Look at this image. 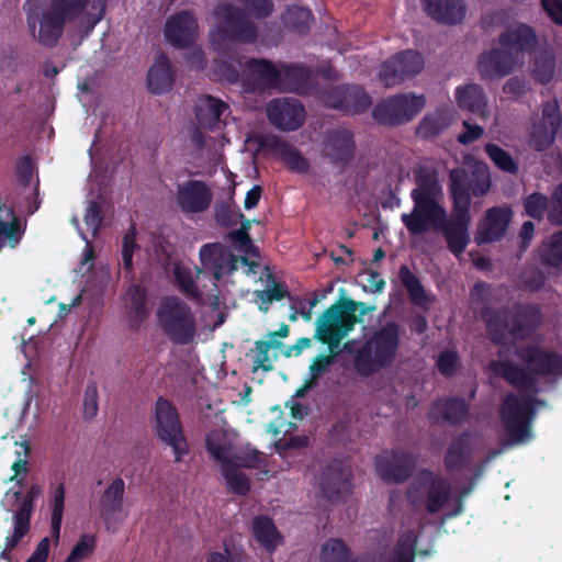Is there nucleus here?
<instances>
[{"label": "nucleus", "instance_id": "33", "mask_svg": "<svg viewBox=\"0 0 562 562\" xmlns=\"http://www.w3.org/2000/svg\"><path fill=\"white\" fill-rule=\"evenodd\" d=\"M244 67L262 88L279 90L282 72L281 68L278 69L272 61L263 58H249L244 63Z\"/></svg>", "mask_w": 562, "mask_h": 562}, {"label": "nucleus", "instance_id": "34", "mask_svg": "<svg viewBox=\"0 0 562 562\" xmlns=\"http://www.w3.org/2000/svg\"><path fill=\"white\" fill-rule=\"evenodd\" d=\"M227 109L228 105L224 101L212 95L200 98L195 105L198 124L204 130H213Z\"/></svg>", "mask_w": 562, "mask_h": 562}, {"label": "nucleus", "instance_id": "7", "mask_svg": "<svg viewBox=\"0 0 562 562\" xmlns=\"http://www.w3.org/2000/svg\"><path fill=\"white\" fill-rule=\"evenodd\" d=\"M201 268L198 270V279L203 274L212 277L211 288L207 290V299L214 304L218 301V282L238 270L239 263L248 267L249 272H255L258 263L244 256H236L232 250L221 243L203 245L199 250Z\"/></svg>", "mask_w": 562, "mask_h": 562}, {"label": "nucleus", "instance_id": "53", "mask_svg": "<svg viewBox=\"0 0 562 562\" xmlns=\"http://www.w3.org/2000/svg\"><path fill=\"white\" fill-rule=\"evenodd\" d=\"M97 544V538L94 535H82L69 555L66 558L65 562H81L88 557H90Z\"/></svg>", "mask_w": 562, "mask_h": 562}, {"label": "nucleus", "instance_id": "17", "mask_svg": "<svg viewBox=\"0 0 562 562\" xmlns=\"http://www.w3.org/2000/svg\"><path fill=\"white\" fill-rule=\"evenodd\" d=\"M424 65L420 53L407 49L385 60L379 77L385 87H394L422 72Z\"/></svg>", "mask_w": 562, "mask_h": 562}, {"label": "nucleus", "instance_id": "47", "mask_svg": "<svg viewBox=\"0 0 562 562\" xmlns=\"http://www.w3.org/2000/svg\"><path fill=\"white\" fill-rule=\"evenodd\" d=\"M175 278L180 291L189 299L198 302H204L207 299V291L201 290L194 281L189 269L177 267L175 269Z\"/></svg>", "mask_w": 562, "mask_h": 562}, {"label": "nucleus", "instance_id": "37", "mask_svg": "<svg viewBox=\"0 0 562 562\" xmlns=\"http://www.w3.org/2000/svg\"><path fill=\"white\" fill-rule=\"evenodd\" d=\"M398 279L407 291L409 301L419 307H427L431 302L418 277L405 265L398 269Z\"/></svg>", "mask_w": 562, "mask_h": 562}, {"label": "nucleus", "instance_id": "28", "mask_svg": "<svg viewBox=\"0 0 562 562\" xmlns=\"http://www.w3.org/2000/svg\"><path fill=\"white\" fill-rule=\"evenodd\" d=\"M427 14L443 24H458L465 18L462 0H422Z\"/></svg>", "mask_w": 562, "mask_h": 562}, {"label": "nucleus", "instance_id": "41", "mask_svg": "<svg viewBox=\"0 0 562 562\" xmlns=\"http://www.w3.org/2000/svg\"><path fill=\"white\" fill-rule=\"evenodd\" d=\"M321 562H370L364 557H351L349 547L339 538H330L322 546Z\"/></svg>", "mask_w": 562, "mask_h": 562}, {"label": "nucleus", "instance_id": "30", "mask_svg": "<svg viewBox=\"0 0 562 562\" xmlns=\"http://www.w3.org/2000/svg\"><path fill=\"white\" fill-rule=\"evenodd\" d=\"M510 218L512 211L509 209L499 206L488 209L485 215V227L476 236V241L482 244L501 239L508 227Z\"/></svg>", "mask_w": 562, "mask_h": 562}, {"label": "nucleus", "instance_id": "60", "mask_svg": "<svg viewBox=\"0 0 562 562\" xmlns=\"http://www.w3.org/2000/svg\"><path fill=\"white\" fill-rule=\"evenodd\" d=\"M98 397L95 383L92 382L88 384L83 394V417L86 419H91L97 416L99 409Z\"/></svg>", "mask_w": 562, "mask_h": 562}, {"label": "nucleus", "instance_id": "58", "mask_svg": "<svg viewBox=\"0 0 562 562\" xmlns=\"http://www.w3.org/2000/svg\"><path fill=\"white\" fill-rule=\"evenodd\" d=\"M335 353L318 355L310 366V379L318 383V380L329 371V368L335 361Z\"/></svg>", "mask_w": 562, "mask_h": 562}, {"label": "nucleus", "instance_id": "49", "mask_svg": "<svg viewBox=\"0 0 562 562\" xmlns=\"http://www.w3.org/2000/svg\"><path fill=\"white\" fill-rule=\"evenodd\" d=\"M281 342L278 340H257L255 342V349L251 350L254 352V364L252 371L256 372L259 369L263 371H271L273 369V364L269 357V350L271 348H279Z\"/></svg>", "mask_w": 562, "mask_h": 562}, {"label": "nucleus", "instance_id": "45", "mask_svg": "<svg viewBox=\"0 0 562 562\" xmlns=\"http://www.w3.org/2000/svg\"><path fill=\"white\" fill-rule=\"evenodd\" d=\"M484 150L499 170L509 175H517L519 166L509 151L493 143H487Z\"/></svg>", "mask_w": 562, "mask_h": 562}, {"label": "nucleus", "instance_id": "51", "mask_svg": "<svg viewBox=\"0 0 562 562\" xmlns=\"http://www.w3.org/2000/svg\"><path fill=\"white\" fill-rule=\"evenodd\" d=\"M549 207V199L541 192H532L524 199V209L526 214L533 218L541 221Z\"/></svg>", "mask_w": 562, "mask_h": 562}, {"label": "nucleus", "instance_id": "16", "mask_svg": "<svg viewBox=\"0 0 562 562\" xmlns=\"http://www.w3.org/2000/svg\"><path fill=\"white\" fill-rule=\"evenodd\" d=\"M374 467L385 483H404L415 471L416 457L403 448L383 450L375 457Z\"/></svg>", "mask_w": 562, "mask_h": 562}, {"label": "nucleus", "instance_id": "1", "mask_svg": "<svg viewBox=\"0 0 562 562\" xmlns=\"http://www.w3.org/2000/svg\"><path fill=\"white\" fill-rule=\"evenodd\" d=\"M416 187L411 191L414 203L411 213H403L401 221L408 233L419 236L432 228L445 237L448 249L459 257L470 244L471 195H485L492 186L488 166L474 161L468 170L457 167L449 172V192L452 199L451 217L439 203L440 186L437 172L419 166L414 170Z\"/></svg>", "mask_w": 562, "mask_h": 562}, {"label": "nucleus", "instance_id": "13", "mask_svg": "<svg viewBox=\"0 0 562 562\" xmlns=\"http://www.w3.org/2000/svg\"><path fill=\"white\" fill-rule=\"evenodd\" d=\"M239 8L225 5L218 14L225 20L227 31L232 33H252L255 21L268 18L274 10L272 0H237Z\"/></svg>", "mask_w": 562, "mask_h": 562}, {"label": "nucleus", "instance_id": "5", "mask_svg": "<svg viewBox=\"0 0 562 562\" xmlns=\"http://www.w3.org/2000/svg\"><path fill=\"white\" fill-rule=\"evenodd\" d=\"M400 347V325L387 322L375 330L355 355V369L361 376H370L387 368Z\"/></svg>", "mask_w": 562, "mask_h": 562}, {"label": "nucleus", "instance_id": "63", "mask_svg": "<svg viewBox=\"0 0 562 562\" xmlns=\"http://www.w3.org/2000/svg\"><path fill=\"white\" fill-rule=\"evenodd\" d=\"M33 177V162L30 156L21 157L16 162V178L23 187L31 183Z\"/></svg>", "mask_w": 562, "mask_h": 562}, {"label": "nucleus", "instance_id": "62", "mask_svg": "<svg viewBox=\"0 0 562 562\" xmlns=\"http://www.w3.org/2000/svg\"><path fill=\"white\" fill-rule=\"evenodd\" d=\"M464 132L460 133L457 137L458 143L461 145H469L480 139L484 134V128L479 124H471L468 121H463Z\"/></svg>", "mask_w": 562, "mask_h": 562}, {"label": "nucleus", "instance_id": "39", "mask_svg": "<svg viewBox=\"0 0 562 562\" xmlns=\"http://www.w3.org/2000/svg\"><path fill=\"white\" fill-rule=\"evenodd\" d=\"M456 100L459 108L472 113H481L486 106L484 91L482 87L476 83L458 87L456 90Z\"/></svg>", "mask_w": 562, "mask_h": 562}, {"label": "nucleus", "instance_id": "11", "mask_svg": "<svg viewBox=\"0 0 562 562\" xmlns=\"http://www.w3.org/2000/svg\"><path fill=\"white\" fill-rule=\"evenodd\" d=\"M425 103L423 94L400 93L378 102L371 114L380 125L400 126L412 121L424 109Z\"/></svg>", "mask_w": 562, "mask_h": 562}, {"label": "nucleus", "instance_id": "32", "mask_svg": "<svg viewBox=\"0 0 562 562\" xmlns=\"http://www.w3.org/2000/svg\"><path fill=\"white\" fill-rule=\"evenodd\" d=\"M251 532L255 540L269 553L283 543V536L278 530L272 518L258 515L251 521Z\"/></svg>", "mask_w": 562, "mask_h": 562}, {"label": "nucleus", "instance_id": "27", "mask_svg": "<svg viewBox=\"0 0 562 562\" xmlns=\"http://www.w3.org/2000/svg\"><path fill=\"white\" fill-rule=\"evenodd\" d=\"M176 80V71L165 53H159L147 72V87L153 94L169 92Z\"/></svg>", "mask_w": 562, "mask_h": 562}, {"label": "nucleus", "instance_id": "55", "mask_svg": "<svg viewBox=\"0 0 562 562\" xmlns=\"http://www.w3.org/2000/svg\"><path fill=\"white\" fill-rule=\"evenodd\" d=\"M216 223L222 227H232L244 218V214L234 211L227 203H218L214 207Z\"/></svg>", "mask_w": 562, "mask_h": 562}, {"label": "nucleus", "instance_id": "40", "mask_svg": "<svg viewBox=\"0 0 562 562\" xmlns=\"http://www.w3.org/2000/svg\"><path fill=\"white\" fill-rule=\"evenodd\" d=\"M126 301L131 323L134 327H138L148 315L146 290L138 284L131 285L126 293Z\"/></svg>", "mask_w": 562, "mask_h": 562}, {"label": "nucleus", "instance_id": "12", "mask_svg": "<svg viewBox=\"0 0 562 562\" xmlns=\"http://www.w3.org/2000/svg\"><path fill=\"white\" fill-rule=\"evenodd\" d=\"M258 37H212V46L218 56L213 60L212 75L220 82L235 83L239 80L243 56L241 44H252Z\"/></svg>", "mask_w": 562, "mask_h": 562}, {"label": "nucleus", "instance_id": "10", "mask_svg": "<svg viewBox=\"0 0 562 562\" xmlns=\"http://www.w3.org/2000/svg\"><path fill=\"white\" fill-rule=\"evenodd\" d=\"M154 430L157 438L171 448L175 462H181L189 454L190 446L178 409L172 402L162 396H159L155 404Z\"/></svg>", "mask_w": 562, "mask_h": 562}, {"label": "nucleus", "instance_id": "26", "mask_svg": "<svg viewBox=\"0 0 562 562\" xmlns=\"http://www.w3.org/2000/svg\"><path fill=\"white\" fill-rule=\"evenodd\" d=\"M422 486H427L426 509L429 514H436L443 508L451 497L450 483L436 476L430 470H422L417 477Z\"/></svg>", "mask_w": 562, "mask_h": 562}, {"label": "nucleus", "instance_id": "61", "mask_svg": "<svg viewBox=\"0 0 562 562\" xmlns=\"http://www.w3.org/2000/svg\"><path fill=\"white\" fill-rule=\"evenodd\" d=\"M521 282L529 292H537L544 285L546 276L540 269L530 268L522 272Z\"/></svg>", "mask_w": 562, "mask_h": 562}, {"label": "nucleus", "instance_id": "38", "mask_svg": "<svg viewBox=\"0 0 562 562\" xmlns=\"http://www.w3.org/2000/svg\"><path fill=\"white\" fill-rule=\"evenodd\" d=\"M195 37H166L168 44L176 49L184 50L182 57L188 65L195 70L206 67V58L203 49L195 44Z\"/></svg>", "mask_w": 562, "mask_h": 562}, {"label": "nucleus", "instance_id": "8", "mask_svg": "<svg viewBox=\"0 0 562 562\" xmlns=\"http://www.w3.org/2000/svg\"><path fill=\"white\" fill-rule=\"evenodd\" d=\"M357 310L358 302L351 299H345L327 307L317 318L315 339L327 345L333 351L359 322Z\"/></svg>", "mask_w": 562, "mask_h": 562}, {"label": "nucleus", "instance_id": "25", "mask_svg": "<svg viewBox=\"0 0 562 562\" xmlns=\"http://www.w3.org/2000/svg\"><path fill=\"white\" fill-rule=\"evenodd\" d=\"M261 145L278 156L292 172L306 173L310 170L308 160L294 145L282 137L271 135L266 137Z\"/></svg>", "mask_w": 562, "mask_h": 562}, {"label": "nucleus", "instance_id": "2", "mask_svg": "<svg viewBox=\"0 0 562 562\" xmlns=\"http://www.w3.org/2000/svg\"><path fill=\"white\" fill-rule=\"evenodd\" d=\"M515 355L524 366L504 360L495 363L494 371L513 387L531 393L518 396L509 392L499 408L506 432L513 441L519 442L530 434L537 406L546 405L544 400L535 396L540 392L538 380L562 378V355L537 345L520 346Z\"/></svg>", "mask_w": 562, "mask_h": 562}, {"label": "nucleus", "instance_id": "9", "mask_svg": "<svg viewBox=\"0 0 562 562\" xmlns=\"http://www.w3.org/2000/svg\"><path fill=\"white\" fill-rule=\"evenodd\" d=\"M157 318L164 334L176 345H189L196 335V321L191 307L177 296L164 297Z\"/></svg>", "mask_w": 562, "mask_h": 562}, {"label": "nucleus", "instance_id": "19", "mask_svg": "<svg viewBox=\"0 0 562 562\" xmlns=\"http://www.w3.org/2000/svg\"><path fill=\"white\" fill-rule=\"evenodd\" d=\"M266 112L271 125L284 132L299 130L306 117L303 104L294 98L273 99L267 104Z\"/></svg>", "mask_w": 562, "mask_h": 562}, {"label": "nucleus", "instance_id": "22", "mask_svg": "<svg viewBox=\"0 0 562 562\" xmlns=\"http://www.w3.org/2000/svg\"><path fill=\"white\" fill-rule=\"evenodd\" d=\"M432 423H446L450 426L464 424L470 416L469 402L460 396H443L432 403L429 413Z\"/></svg>", "mask_w": 562, "mask_h": 562}, {"label": "nucleus", "instance_id": "3", "mask_svg": "<svg viewBox=\"0 0 562 562\" xmlns=\"http://www.w3.org/2000/svg\"><path fill=\"white\" fill-rule=\"evenodd\" d=\"M105 0H52L44 8L30 9V31L40 35L60 34L66 26L89 33L104 14Z\"/></svg>", "mask_w": 562, "mask_h": 562}, {"label": "nucleus", "instance_id": "57", "mask_svg": "<svg viewBox=\"0 0 562 562\" xmlns=\"http://www.w3.org/2000/svg\"><path fill=\"white\" fill-rule=\"evenodd\" d=\"M12 220L11 222H4L0 220V237H5L9 239L12 247H15L22 238L23 231L21 229V224L19 218L14 215L11 210Z\"/></svg>", "mask_w": 562, "mask_h": 562}, {"label": "nucleus", "instance_id": "43", "mask_svg": "<svg viewBox=\"0 0 562 562\" xmlns=\"http://www.w3.org/2000/svg\"><path fill=\"white\" fill-rule=\"evenodd\" d=\"M282 22L288 32L304 33L310 30L312 14L305 8L291 7L283 13Z\"/></svg>", "mask_w": 562, "mask_h": 562}, {"label": "nucleus", "instance_id": "14", "mask_svg": "<svg viewBox=\"0 0 562 562\" xmlns=\"http://www.w3.org/2000/svg\"><path fill=\"white\" fill-rule=\"evenodd\" d=\"M318 100L326 108L345 114H361L372 101L366 90L359 85H339L318 89Z\"/></svg>", "mask_w": 562, "mask_h": 562}, {"label": "nucleus", "instance_id": "23", "mask_svg": "<svg viewBox=\"0 0 562 562\" xmlns=\"http://www.w3.org/2000/svg\"><path fill=\"white\" fill-rule=\"evenodd\" d=\"M280 91L300 95H313L317 92L314 71L303 65L281 66Z\"/></svg>", "mask_w": 562, "mask_h": 562}, {"label": "nucleus", "instance_id": "46", "mask_svg": "<svg viewBox=\"0 0 562 562\" xmlns=\"http://www.w3.org/2000/svg\"><path fill=\"white\" fill-rule=\"evenodd\" d=\"M222 475L225 479L227 488L235 495L246 496L250 491V480L237 469V464L234 462L229 467L223 469Z\"/></svg>", "mask_w": 562, "mask_h": 562}, {"label": "nucleus", "instance_id": "24", "mask_svg": "<svg viewBox=\"0 0 562 562\" xmlns=\"http://www.w3.org/2000/svg\"><path fill=\"white\" fill-rule=\"evenodd\" d=\"M473 436L470 430H463L454 436L443 456L445 469L449 473L464 469L472 460Z\"/></svg>", "mask_w": 562, "mask_h": 562}, {"label": "nucleus", "instance_id": "50", "mask_svg": "<svg viewBox=\"0 0 562 562\" xmlns=\"http://www.w3.org/2000/svg\"><path fill=\"white\" fill-rule=\"evenodd\" d=\"M233 462L237 464V469H258L265 461L259 450L246 446L244 448L234 449Z\"/></svg>", "mask_w": 562, "mask_h": 562}, {"label": "nucleus", "instance_id": "52", "mask_svg": "<svg viewBox=\"0 0 562 562\" xmlns=\"http://www.w3.org/2000/svg\"><path fill=\"white\" fill-rule=\"evenodd\" d=\"M537 122L552 128L555 133L559 132L562 124V115L560 105L555 99L542 103L541 116Z\"/></svg>", "mask_w": 562, "mask_h": 562}, {"label": "nucleus", "instance_id": "4", "mask_svg": "<svg viewBox=\"0 0 562 562\" xmlns=\"http://www.w3.org/2000/svg\"><path fill=\"white\" fill-rule=\"evenodd\" d=\"M492 339L497 344L510 337L522 340L542 322L541 308L536 303L515 302L510 307L487 308L484 314Z\"/></svg>", "mask_w": 562, "mask_h": 562}, {"label": "nucleus", "instance_id": "29", "mask_svg": "<svg viewBox=\"0 0 562 562\" xmlns=\"http://www.w3.org/2000/svg\"><path fill=\"white\" fill-rule=\"evenodd\" d=\"M453 120V113L449 108H438L422 119L416 127V135L423 139H432L448 130Z\"/></svg>", "mask_w": 562, "mask_h": 562}, {"label": "nucleus", "instance_id": "59", "mask_svg": "<svg viewBox=\"0 0 562 562\" xmlns=\"http://www.w3.org/2000/svg\"><path fill=\"white\" fill-rule=\"evenodd\" d=\"M137 247L138 246L136 244V232H135V228L132 227V229L130 232H127L123 237V248H122L123 268L127 272L133 271V255Z\"/></svg>", "mask_w": 562, "mask_h": 562}, {"label": "nucleus", "instance_id": "44", "mask_svg": "<svg viewBox=\"0 0 562 562\" xmlns=\"http://www.w3.org/2000/svg\"><path fill=\"white\" fill-rule=\"evenodd\" d=\"M555 71V58L552 53L541 50L535 53L532 76L536 81L546 85L551 81Z\"/></svg>", "mask_w": 562, "mask_h": 562}, {"label": "nucleus", "instance_id": "15", "mask_svg": "<svg viewBox=\"0 0 562 562\" xmlns=\"http://www.w3.org/2000/svg\"><path fill=\"white\" fill-rule=\"evenodd\" d=\"M357 144L355 134L345 127L325 131L321 142V155L331 166L346 170L356 158Z\"/></svg>", "mask_w": 562, "mask_h": 562}, {"label": "nucleus", "instance_id": "18", "mask_svg": "<svg viewBox=\"0 0 562 562\" xmlns=\"http://www.w3.org/2000/svg\"><path fill=\"white\" fill-rule=\"evenodd\" d=\"M41 494V487L32 484L13 514V532L5 538V548L0 553V562H10V551L29 533L31 529V515L34 509V501Z\"/></svg>", "mask_w": 562, "mask_h": 562}, {"label": "nucleus", "instance_id": "64", "mask_svg": "<svg viewBox=\"0 0 562 562\" xmlns=\"http://www.w3.org/2000/svg\"><path fill=\"white\" fill-rule=\"evenodd\" d=\"M250 222L246 220L241 223L240 228L229 233L231 239L238 243L246 252H249V249L254 247L252 240L248 234Z\"/></svg>", "mask_w": 562, "mask_h": 562}, {"label": "nucleus", "instance_id": "35", "mask_svg": "<svg viewBox=\"0 0 562 562\" xmlns=\"http://www.w3.org/2000/svg\"><path fill=\"white\" fill-rule=\"evenodd\" d=\"M484 27L498 35H532V30L522 23H518L506 11L493 12L484 20Z\"/></svg>", "mask_w": 562, "mask_h": 562}, {"label": "nucleus", "instance_id": "36", "mask_svg": "<svg viewBox=\"0 0 562 562\" xmlns=\"http://www.w3.org/2000/svg\"><path fill=\"white\" fill-rule=\"evenodd\" d=\"M205 449L211 458L221 465V471L234 463L235 447L222 432H209L205 438Z\"/></svg>", "mask_w": 562, "mask_h": 562}, {"label": "nucleus", "instance_id": "48", "mask_svg": "<svg viewBox=\"0 0 562 562\" xmlns=\"http://www.w3.org/2000/svg\"><path fill=\"white\" fill-rule=\"evenodd\" d=\"M557 134L552 128L536 121L530 132L529 145L536 151H546L553 145Z\"/></svg>", "mask_w": 562, "mask_h": 562}, {"label": "nucleus", "instance_id": "42", "mask_svg": "<svg viewBox=\"0 0 562 562\" xmlns=\"http://www.w3.org/2000/svg\"><path fill=\"white\" fill-rule=\"evenodd\" d=\"M198 31V21L190 11L171 14L165 23V35H194Z\"/></svg>", "mask_w": 562, "mask_h": 562}, {"label": "nucleus", "instance_id": "20", "mask_svg": "<svg viewBox=\"0 0 562 562\" xmlns=\"http://www.w3.org/2000/svg\"><path fill=\"white\" fill-rule=\"evenodd\" d=\"M213 193L206 182L190 179L177 186L176 203L184 214L205 212L212 203Z\"/></svg>", "mask_w": 562, "mask_h": 562}, {"label": "nucleus", "instance_id": "6", "mask_svg": "<svg viewBox=\"0 0 562 562\" xmlns=\"http://www.w3.org/2000/svg\"><path fill=\"white\" fill-rule=\"evenodd\" d=\"M499 47L482 53L477 68L483 79L509 75L518 64H524L525 53H533L539 37H498Z\"/></svg>", "mask_w": 562, "mask_h": 562}, {"label": "nucleus", "instance_id": "21", "mask_svg": "<svg viewBox=\"0 0 562 562\" xmlns=\"http://www.w3.org/2000/svg\"><path fill=\"white\" fill-rule=\"evenodd\" d=\"M351 472L339 460L327 463L319 477V488L324 497L330 502H337L351 493Z\"/></svg>", "mask_w": 562, "mask_h": 562}, {"label": "nucleus", "instance_id": "56", "mask_svg": "<svg viewBox=\"0 0 562 562\" xmlns=\"http://www.w3.org/2000/svg\"><path fill=\"white\" fill-rule=\"evenodd\" d=\"M459 363V356L453 350H443L438 356V359L436 361V367L440 374H442L446 378L453 376L457 372Z\"/></svg>", "mask_w": 562, "mask_h": 562}, {"label": "nucleus", "instance_id": "54", "mask_svg": "<svg viewBox=\"0 0 562 562\" xmlns=\"http://www.w3.org/2000/svg\"><path fill=\"white\" fill-rule=\"evenodd\" d=\"M541 260L555 268L562 265V231L552 235L549 246L541 252Z\"/></svg>", "mask_w": 562, "mask_h": 562}, {"label": "nucleus", "instance_id": "31", "mask_svg": "<svg viewBox=\"0 0 562 562\" xmlns=\"http://www.w3.org/2000/svg\"><path fill=\"white\" fill-rule=\"evenodd\" d=\"M125 494V482L115 477L100 496V516L109 529L111 518L123 509Z\"/></svg>", "mask_w": 562, "mask_h": 562}]
</instances>
